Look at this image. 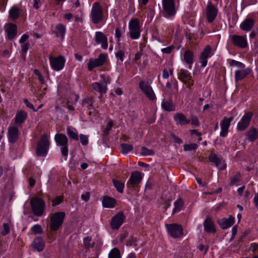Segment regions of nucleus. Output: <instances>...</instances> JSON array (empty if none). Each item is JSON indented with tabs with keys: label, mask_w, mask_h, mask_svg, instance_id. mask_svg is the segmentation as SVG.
Masks as SVG:
<instances>
[{
	"label": "nucleus",
	"mask_w": 258,
	"mask_h": 258,
	"mask_svg": "<svg viewBox=\"0 0 258 258\" xmlns=\"http://www.w3.org/2000/svg\"><path fill=\"white\" fill-rule=\"evenodd\" d=\"M92 22L95 24H99L103 20V9L99 2H95L91 11Z\"/></svg>",
	"instance_id": "1"
},
{
	"label": "nucleus",
	"mask_w": 258,
	"mask_h": 258,
	"mask_svg": "<svg viewBox=\"0 0 258 258\" xmlns=\"http://www.w3.org/2000/svg\"><path fill=\"white\" fill-rule=\"evenodd\" d=\"M54 140L57 146L61 147L60 152L62 156L67 159L69 153L68 139L63 134H56L54 137Z\"/></svg>",
	"instance_id": "2"
},
{
	"label": "nucleus",
	"mask_w": 258,
	"mask_h": 258,
	"mask_svg": "<svg viewBox=\"0 0 258 258\" xmlns=\"http://www.w3.org/2000/svg\"><path fill=\"white\" fill-rule=\"evenodd\" d=\"M30 205L33 213L37 216L42 215L45 208L44 201L40 198H32L30 201Z\"/></svg>",
	"instance_id": "3"
},
{
	"label": "nucleus",
	"mask_w": 258,
	"mask_h": 258,
	"mask_svg": "<svg viewBox=\"0 0 258 258\" xmlns=\"http://www.w3.org/2000/svg\"><path fill=\"white\" fill-rule=\"evenodd\" d=\"M49 146L50 143L47 135H43L37 145L36 155L38 156L45 157L47 153Z\"/></svg>",
	"instance_id": "4"
},
{
	"label": "nucleus",
	"mask_w": 258,
	"mask_h": 258,
	"mask_svg": "<svg viewBox=\"0 0 258 258\" xmlns=\"http://www.w3.org/2000/svg\"><path fill=\"white\" fill-rule=\"evenodd\" d=\"M65 213L58 212L53 214L50 217V229L51 231L57 230L62 225Z\"/></svg>",
	"instance_id": "5"
},
{
	"label": "nucleus",
	"mask_w": 258,
	"mask_h": 258,
	"mask_svg": "<svg viewBox=\"0 0 258 258\" xmlns=\"http://www.w3.org/2000/svg\"><path fill=\"white\" fill-rule=\"evenodd\" d=\"M162 6L164 17L169 18L175 15V4L174 0H162Z\"/></svg>",
	"instance_id": "6"
},
{
	"label": "nucleus",
	"mask_w": 258,
	"mask_h": 258,
	"mask_svg": "<svg viewBox=\"0 0 258 258\" xmlns=\"http://www.w3.org/2000/svg\"><path fill=\"white\" fill-rule=\"evenodd\" d=\"M165 226L168 234L172 237L177 238L183 235V228L181 225L176 223L166 224Z\"/></svg>",
	"instance_id": "7"
},
{
	"label": "nucleus",
	"mask_w": 258,
	"mask_h": 258,
	"mask_svg": "<svg viewBox=\"0 0 258 258\" xmlns=\"http://www.w3.org/2000/svg\"><path fill=\"white\" fill-rule=\"evenodd\" d=\"M130 35L132 39H137L141 35L139 21L137 19H132L129 23Z\"/></svg>",
	"instance_id": "8"
},
{
	"label": "nucleus",
	"mask_w": 258,
	"mask_h": 258,
	"mask_svg": "<svg viewBox=\"0 0 258 258\" xmlns=\"http://www.w3.org/2000/svg\"><path fill=\"white\" fill-rule=\"evenodd\" d=\"M107 55L105 53H101L97 58H90L88 63V69L91 71L93 69L102 66L104 64L107 59Z\"/></svg>",
	"instance_id": "9"
},
{
	"label": "nucleus",
	"mask_w": 258,
	"mask_h": 258,
	"mask_svg": "<svg viewBox=\"0 0 258 258\" xmlns=\"http://www.w3.org/2000/svg\"><path fill=\"white\" fill-rule=\"evenodd\" d=\"M142 179L141 173L139 171L133 172L131 173L130 179L126 183V187L129 189L137 187L141 182Z\"/></svg>",
	"instance_id": "10"
},
{
	"label": "nucleus",
	"mask_w": 258,
	"mask_h": 258,
	"mask_svg": "<svg viewBox=\"0 0 258 258\" xmlns=\"http://www.w3.org/2000/svg\"><path fill=\"white\" fill-rule=\"evenodd\" d=\"M49 60L51 67L56 71H59L62 69L66 62V59L62 56L58 57L50 56Z\"/></svg>",
	"instance_id": "11"
},
{
	"label": "nucleus",
	"mask_w": 258,
	"mask_h": 258,
	"mask_svg": "<svg viewBox=\"0 0 258 258\" xmlns=\"http://www.w3.org/2000/svg\"><path fill=\"white\" fill-rule=\"evenodd\" d=\"M139 87L149 100L153 101L155 99V94L148 82L141 81L139 83Z\"/></svg>",
	"instance_id": "12"
},
{
	"label": "nucleus",
	"mask_w": 258,
	"mask_h": 258,
	"mask_svg": "<svg viewBox=\"0 0 258 258\" xmlns=\"http://www.w3.org/2000/svg\"><path fill=\"white\" fill-rule=\"evenodd\" d=\"M253 116V113L251 111L246 112L241 118V120L238 123L237 129L239 131H244L249 126L250 120Z\"/></svg>",
	"instance_id": "13"
},
{
	"label": "nucleus",
	"mask_w": 258,
	"mask_h": 258,
	"mask_svg": "<svg viewBox=\"0 0 258 258\" xmlns=\"http://www.w3.org/2000/svg\"><path fill=\"white\" fill-rule=\"evenodd\" d=\"M125 217L123 212H119L112 217L110 226L112 229H118L124 221Z\"/></svg>",
	"instance_id": "14"
},
{
	"label": "nucleus",
	"mask_w": 258,
	"mask_h": 258,
	"mask_svg": "<svg viewBox=\"0 0 258 258\" xmlns=\"http://www.w3.org/2000/svg\"><path fill=\"white\" fill-rule=\"evenodd\" d=\"M232 44L241 48H245L247 46L246 35H233L231 36Z\"/></svg>",
	"instance_id": "15"
},
{
	"label": "nucleus",
	"mask_w": 258,
	"mask_h": 258,
	"mask_svg": "<svg viewBox=\"0 0 258 258\" xmlns=\"http://www.w3.org/2000/svg\"><path fill=\"white\" fill-rule=\"evenodd\" d=\"M206 11L207 20L209 23H211L215 19L217 15L218 10L211 2H209L207 6Z\"/></svg>",
	"instance_id": "16"
},
{
	"label": "nucleus",
	"mask_w": 258,
	"mask_h": 258,
	"mask_svg": "<svg viewBox=\"0 0 258 258\" xmlns=\"http://www.w3.org/2000/svg\"><path fill=\"white\" fill-rule=\"evenodd\" d=\"M233 118L232 116L229 118L224 117L221 123V131L220 134L221 137H225L227 135L230 122L233 120Z\"/></svg>",
	"instance_id": "17"
},
{
	"label": "nucleus",
	"mask_w": 258,
	"mask_h": 258,
	"mask_svg": "<svg viewBox=\"0 0 258 258\" xmlns=\"http://www.w3.org/2000/svg\"><path fill=\"white\" fill-rule=\"evenodd\" d=\"M209 160L210 162L213 163L219 169L224 170L226 168L224 161L222 159L219 158L216 154L211 153L209 155Z\"/></svg>",
	"instance_id": "18"
},
{
	"label": "nucleus",
	"mask_w": 258,
	"mask_h": 258,
	"mask_svg": "<svg viewBox=\"0 0 258 258\" xmlns=\"http://www.w3.org/2000/svg\"><path fill=\"white\" fill-rule=\"evenodd\" d=\"M95 41L97 44H101V47L104 49L108 47L107 38L102 32H96L95 36Z\"/></svg>",
	"instance_id": "19"
},
{
	"label": "nucleus",
	"mask_w": 258,
	"mask_h": 258,
	"mask_svg": "<svg viewBox=\"0 0 258 258\" xmlns=\"http://www.w3.org/2000/svg\"><path fill=\"white\" fill-rule=\"evenodd\" d=\"M19 130L16 126H10L8 129V140L11 143H16L19 137Z\"/></svg>",
	"instance_id": "20"
},
{
	"label": "nucleus",
	"mask_w": 258,
	"mask_h": 258,
	"mask_svg": "<svg viewBox=\"0 0 258 258\" xmlns=\"http://www.w3.org/2000/svg\"><path fill=\"white\" fill-rule=\"evenodd\" d=\"M251 72V70L247 68L244 69L238 70L235 71V81L236 83L245 78L247 75L250 74Z\"/></svg>",
	"instance_id": "21"
},
{
	"label": "nucleus",
	"mask_w": 258,
	"mask_h": 258,
	"mask_svg": "<svg viewBox=\"0 0 258 258\" xmlns=\"http://www.w3.org/2000/svg\"><path fill=\"white\" fill-rule=\"evenodd\" d=\"M234 221V217L230 215L228 218H224L218 220V224L221 228L225 229L232 226Z\"/></svg>",
	"instance_id": "22"
},
{
	"label": "nucleus",
	"mask_w": 258,
	"mask_h": 258,
	"mask_svg": "<svg viewBox=\"0 0 258 258\" xmlns=\"http://www.w3.org/2000/svg\"><path fill=\"white\" fill-rule=\"evenodd\" d=\"M32 246L34 249L36 250L38 252L42 251L45 246V242L44 239L42 237H37L34 239L32 243Z\"/></svg>",
	"instance_id": "23"
},
{
	"label": "nucleus",
	"mask_w": 258,
	"mask_h": 258,
	"mask_svg": "<svg viewBox=\"0 0 258 258\" xmlns=\"http://www.w3.org/2000/svg\"><path fill=\"white\" fill-rule=\"evenodd\" d=\"M255 21L250 18L245 19L240 25V28L245 31H249L253 28Z\"/></svg>",
	"instance_id": "24"
},
{
	"label": "nucleus",
	"mask_w": 258,
	"mask_h": 258,
	"mask_svg": "<svg viewBox=\"0 0 258 258\" xmlns=\"http://www.w3.org/2000/svg\"><path fill=\"white\" fill-rule=\"evenodd\" d=\"M211 48L210 45H207L203 51L202 52L200 59L201 66L202 67H205L207 64V58L210 56V53L211 52Z\"/></svg>",
	"instance_id": "25"
},
{
	"label": "nucleus",
	"mask_w": 258,
	"mask_h": 258,
	"mask_svg": "<svg viewBox=\"0 0 258 258\" xmlns=\"http://www.w3.org/2000/svg\"><path fill=\"white\" fill-rule=\"evenodd\" d=\"M205 230L208 233H215L216 229L212 218L207 217L204 223Z\"/></svg>",
	"instance_id": "26"
},
{
	"label": "nucleus",
	"mask_w": 258,
	"mask_h": 258,
	"mask_svg": "<svg viewBox=\"0 0 258 258\" xmlns=\"http://www.w3.org/2000/svg\"><path fill=\"white\" fill-rule=\"evenodd\" d=\"M174 120L177 125H184L190 122V120L186 118L184 114L182 113H177L173 117Z\"/></svg>",
	"instance_id": "27"
},
{
	"label": "nucleus",
	"mask_w": 258,
	"mask_h": 258,
	"mask_svg": "<svg viewBox=\"0 0 258 258\" xmlns=\"http://www.w3.org/2000/svg\"><path fill=\"white\" fill-rule=\"evenodd\" d=\"M183 59L184 62L189 66V68L191 69V64L195 61L194 52L189 49L185 50L183 55Z\"/></svg>",
	"instance_id": "28"
},
{
	"label": "nucleus",
	"mask_w": 258,
	"mask_h": 258,
	"mask_svg": "<svg viewBox=\"0 0 258 258\" xmlns=\"http://www.w3.org/2000/svg\"><path fill=\"white\" fill-rule=\"evenodd\" d=\"M8 39H13L17 34V26L14 24H9L6 29Z\"/></svg>",
	"instance_id": "29"
},
{
	"label": "nucleus",
	"mask_w": 258,
	"mask_h": 258,
	"mask_svg": "<svg viewBox=\"0 0 258 258\" xmlns=\"http://www.w3.org/2000/svg\"><path fill=\"white\" fill-rule=\"evenodd\" d=\"M27 118V113L22 110L17 112L15 119V122L17 124H21L23 123Z\"/></svg>",
	"instance_id": "30"
},
{
	"label": "nucleus",
	"mask_w": 258,
	"mask_h": 258,
	"mask_svg": "<svg viewBox=\"0 0 258 258\" xmlns=\"http://www.w3.org/2000/svg\"><path fill=\"white\" fill-rule=\"evenodd\" d=\"M162 108L167 111H173L175 110V106L171 100L163 99L162 104Z\"/></svg>",
	"instance_id": "31"
},
{
	"label": "nucleus",
	"mask_w": 258,
	"mask_h": 258,
	"mask_svg": "<svg viewBox=\"0 0 258 258\" xmlns=\"http://www.w3.org/2000/svg\"><path fill=\"white\" fill-rule=\"evenodd\" d=\"M116 204V200L108 196L104 197L102 200V205L104 207L113 208Z\"/></svg>",
	"instance_id": "32"
},
{
	"label": "nucleus",
	"mask_w": 258,
	"mask_h": 258,
	"mask_svg": "<svg viewBox=\"0 0 258 258\" xmlns=\"http://www.w3.org/2000/svg\"><path fill=\"white\" fill-rule=\"evenodd\" d=\"M247 139L250 142H254L258 138V132L254 128H250L246 135Z\"/></svg>",
	"instance_id": "33"
},
{
	"label": "nucleus",
	"mask_w": 258,
	"mask_h": 258,
	"mask_svg": "<svg viewBox=\"0 0 258 258\" xmlns=\"http://www.w3.org/2000/svg\"><path fill=\"white\" fill-rule=\"evenodd\" d=\"M55 30V31L54 32L55 35L56 36H60L62 39H63L66 31L65 26L63 24L59 23L56 26Z\"/></svg>",
	"instance_id": "34"
},
{
	"label": "nucleus",
	"mask_w": 258,
	"mask_h": 258,
	"mask_svg": "<svg viewBox=\"0 0 258 258\" xmlns=\"http://www.w3.org/2000/svg\"><path fill=\"white\" fill-rule=\"evenodd\" d=\"M192 78V77L187 70L181 69L178 73V79L182 82L186 80Z\"/></svg>",
	"instance_id": "35"
},
{
	"label": "nucleus",
	"mask_w": 258,
	"mask_h": 258,
	"mask_svg": "<svg viewBox=\"0 0 258 258\" xmlns=\"http://www.w3.org/2000/svg\"><path fill=\"white\" fill-rule=\"evenodd\" d=\"M106 84L105 82V85H102L99 83L96 82L92 84L93 89L96 91L99 92L101 94L105 93L106 92Z\"/></svg>",
	"instance_id": "36"
},
{
	"label": "nucleus",
	"mask_w": 258,
	"mask_h": 258,
	"mask_svg": "<svg viewBox=\"0 0 258 258\" xmlns=\"http://www.w3.org/2000/svg\"><path fill=\"white\" fill-rule=\"evenodd\" d=\"M112 182L113 185L116 188L117 191L119 193H122L123 192V188L124 187V183L115 179H112Z\"/></svg>",
	"instance_id": "37"
},
{
	"label": "nucleus",
	"mask_w": 258,
	"mask_h": 258,
	"mask_svg": "<svg viewBox=\"0 0 258 258\" xmlns=\"http://www.w3.org/2000/svg\"><path fill=\"white\" fill-rule=\"evenodd\" d=\"M183 206V201L181 198H179L174 203V208L173 210V213L179 212Z\"/></svg>",
	"instance_id": "38"
},
{
	"label": "nucleus",
	"mask_w": 258,
	"mask_h": 258,
	"mask_svg": "<svg viewBox=\"0 0 258 258\" xmlns=\"http://www.w3.org/2000/svg\"><path fill=\"white\" fill-rule=\"evenodd\" d=\"M121 148V153L123 154H126L128 152L131 151L133 150L134 148L133 145L126 143H122L120 144Z\"/></svg>",
	"instance_id": "39"
},
{
	"label": "nucleus",
	"mask_w": 258,
	"mask_h": 258,
	"mask_svg": "<svg viewBox=\"0 0 258 258\" xmlns=\"http://www.w3.org/2000/svg\"><path fill=\"white\" fill-rule=\"evenodd\" d=\"M19 10L17 7H13L9 12V15L11 18L13 20L18 18L19 16Z\"/></svg>",
	"instance_id": "40"
},
{
	"label": "nucleus",
	"mask_w": 258,
	"mask_h": 258,
	"mask_svg": "<svg viewBox=\"0 0 258 258\" xmlns=\"http://www.w3.org/2000/svg\"><path fill=\"white\" fill-rule=\"evenodd\" d=\"M241 180V176L239 173H236L230 180L229 185L233 186L234 184H237Z\"/></svg>",
	"instance_id": "41"
},
{
	"label": "nucleus",
	"mask_w": 258,
	"mask_h": 258,
	"mask_svg": "<svg viewBox=\"0 0 258 258\" xmlns=\"http://www.w3.org/2000/svg\"><path fill=\"white\" fill-rule=\"evenodd\" d=\"M108 258H121L119 249L117 248H113L108 254Z\"/></svg>",
	"instance_id": "42"
},
{
	"label": "nucleus",
	"mask_w": 258,
	"mask_h": 258,
	"mask_svg": "<svg viewBox=\"0 0 258 258\" xmlns=\"http://www.w3.org/2000/svg\"><path fill=\"white\" fill-rule=\"evenodd\" d=\"M67 133L68 136L75 140H78L79 137L76 133L72 131L70 127L67 128Z\"/></svg>",
	"instance_id": "43"
},
{
	"label": "nucleus",
	"mask_w": 258,
	"mask_h": 258,
	"mask_svg": "<svg viewBox=\"0 0 258 258\" xmlns=\"http://www.w3.org/2000/svg\"><path fill=\"white\" fill-rule=\"evenodd\" d=\"M141 154L143 156L153 155L155 152L153 150H150L145 147H142L141 148Z\"/></svg>",
	"instance_id": "44"
},
{
	"label": "nucleus",
	"mask_w": 258,
	"mask_h": 258,
	"mask_svg": "<svg viewBox=\"0 0 258 258\" xmlns=\"http://www.w3.org/2000/svg\"><path fill=\"white\" fill-rule=\"evenodd\" d=\"M31 231L35 234H42L43 233V229L41 225L39 224H36L34 225L31 229Z\"/></svg>",
	"instance_id": "45"
},
{
	"label": "nucleus",
	"mask_w": 258,
	"mask_h": 258,
	"mask_svg": "<svg viewBox=\"0 0 258 258\" xmlns=\"http://www.w3.org/2000/svg\"><path fill=\"white\" fill-rule=\"evenodd\" d=\"M198 148V145L196 144L192 143L190 144H185L183 146L184 150L185 151H190L196 150Z\"/></svg>",
	"instance_id": "46"
},
{
	"label": "nucleus",
	"mask_w": 258,
	"mask_h": 258,
	"mask_svg": "<svg viewBox=\"0 0 258 258\" xmlns=\"http://www.w3.org/2000/svg\"><path fill=\"white\" fill-rule=\"evenodd\" d=\"M91 241V237L89 236H87L84 238V245L86 248L88 249L90 247H92L94 246V244H91L90 243Z\"/></svg>",
	"instance_id": "47"
},
{
	"label": "nucleus",
	"mask_w": 258,
	"mask_h": 258,
	"mask_svg": "<svg viewBox=\"0 0 258 258\" xmlns=\"http://www.w3.org/2000/svg\"><path fill=\"white\" fill-rule=\"evenodd\" d=\"M63 201V197L62 196H57L52 200V206L53 207L56 206L61 203Z\"/></svg>",
	"instance_id": "48"
},
{
	"label": "nucleus",
	"mask_w": 258,
	"mask_h": 258,
	"mask_svg": "<svg viewBox=\"0 0 258 258\" xmlns=\"http://www.w3.org/2000/svg\"><path fill=\"white\" fill-rule=\"evenodd\" d=\"M113 126V122L112 120H110L106 125L105 128L104 130L102 135L103 136H106L109 134V131L111 128Z\"/></svg>",
	"instance_id": "49"
},
{
	"label": "nucleus",
	"mask_w": 258,
	"mask_h": 258,
	"mask_svg": "<svg viewBox=\"0 0 258 258\" xmlns=\"http://www.w3.org/2000/svg\"><path fill=\"white\" fill-rule=\"evenodd\" d=\"M229 64L230 66H236L241 69H244L245 68V65L243 63L233 59L231 60Z\"/></svg>",
	"instance_id": "50"
},
{
	"label": "nucleus",
	"mask_w": 258,
	"mask_h": 258,
	"mask_svg": "<svg viewBox=\"0 0 258 258\" xmlns=\"http://www.w3.org/2000/svg\"><path fill=\"white\" fill-rule=\"evenodd\" d=\"M80 139L82 145L85 146L88 144V138L87 136L81 134L80 135Z\"/></svg>",
	"instance_id": "51"
},
{
	"label": "nucleus",
	"mask_w": 258,
	"mask_h": 258,
	"mask_svg": "<svg viewBox=\"0 0 258 258\" xmlns=\"http://www.w3.org/2000/svg\"><path fill=\"white\" fill-rule=\"evenodd\" d=\"M34 73L38 77V80L41 83V84H44L45 80L41 73L38 70H34Z\"/></svg>",
	"instance_id": "52"
},
{
	"label": "nucleus",
	"mask_w": 258,
	"mask_h": 258,
	"mask_svg": "<svg viewBox=\"0 0 258 258\" xmlns=\"http://www.w3.org/2000/svg\"><path fill=\"white\" fill-rule=\"evenodd\" d=\"M29 44L28 43H25L22 45V56L24 59H25V55L27 51L29 49Z\"/></svg>",
	"instance_id": "53"
},
{
	"label": "nucleus",
	"mask_w": 258,
	"mask_h": 258,
	"mask_svg": "<svg viewBox=\"0 0 258 258\" xmlns=\"http://www.w3.org/2000/svg\"><path fill=\"white\" fill-rule=\"evenodd\" d=\"M10 232V228L9 225L6 223L3 224V229L2 230L1 233L3 236L6 235Z\"/></svg>",
	"instance_id": "54"
},
{
	"label": "nucleus",
	"mask_w": 258,
	"mask_h": 258,
	"mask_svg": "<svg viewBox=\"0 0 258 258\" xmlns=\"http://www.w3.org/2000/svg\"><path fill=\"white\" fill-rule=\"evenodd\" d=\"M174 48V47L173 45H170L168 47L162 49L161 51L163 53L170 54L173 50Z\"/></svg>",
	"instance_id": "55"
},
{
	"label": "nucleus",
	"mask_w": 258,
	"mask_h": 258,
	"mask_svg": "<svg viewBox=\"0 0 258 258\" xmlns=\"http://www.w3.org/2000/svg\"><path fill=\"white\" fill-rule=\"evenodd\" d=\"M124 55V52L123 50H119L115 53V56L116 58L119 59L121 61L123 60V56Z\"/></svg>",
	"instance_id": "56"
},
{
	"label": "nucleus",
	"mask_w": 258,
	"mask_h": 258,
	"mask_svg": "<svg viewBox=\"0 0 258 258\" xmlns=\"http://www.w3.org/2000/svg\"><path fill=\"white\" fill-rule=\"evenodd\" d=\"M183 83L186 85L187 87L190 89L191 87L194 84V81L192 79V78H191L183 81Z\"/></svg>",
	"instance_id": "57"
},
{
	"label": "nucleus",
	"mask_w": 258,
	"mask_h": 258,
	"mask_svg": "<svg viewBox=\"0 0 258 258\" xmlns=\"http://www.w3.org/2000/svg\"><path fill=\"white\" fill-rule=\"evenodd\" d=\"M23 101L24 104L28 108L32 109L34 111H36V110L35 109L33 105L30 102H29L27 99H24Z\"/></svg>",
	"instance_id": "58"
},
{
	"label": "nucleus",
	"mask_w": 258,
	"mask_h": 258,
	"mask_svg": "<svg viewBox=\"0 0 258 258\" xmlns=\"http://www.w3.org/2000/svg\"><path fill=\"white\" fill-rule=\"evenodd\" d=\"M137 241V240L135 238L132 237L131 238L129 239L127 242H126V245L127 246H131L132 245H135V243Z\"/></svg>",
	"instance_id": "59"
},
{
	"label": "nucleus",
	"mask_w": 258,
	"mask_h": 258,
	"mask_svg": "<svg viewBox=\"0 0 258 258\" xmlns=\"http://www.w3.org/2000/svg\"><path fill=\"white\" fill-rule=\"evenodd\" d=\"M115 37L118 38L117 41V44L118 45H120V42H119L120 38L121 37V32L118 28H116L115 29Z\"/></svg>",
	"instance_id": "60"
},
{
	"label": "nucleus",
	"mask_w": 258,
	"mask_h": 258,
	"mask_svg": "<svg viewBox=\"0 0 258 258\" xmlns=\"http://www.w3.org/2000/svg\"><path fill=\"white\" fill-rule=\"evenodd\" d=\"M90 193L89 192H86L81 195V199L84 201L87 202L90 199Z\"/></svg>",
	"instance_id": "61"
},
{
	"label": "nucleus",
	"mask_w": 258,
	"mask_h": 258,
	"mask_svg": "<svg viewBox=\"0 0 258 258\" xmlns=\"http://www.w3.org/2000/svg\"><path fill=\"white\" fill-rule=\"evenodd\" d=\"M33 7L36 9H39L41 5L40 0H33Z\"/></svg>",
	"instance_id": "62"
},
{
	"label": "nucleus",
	"mask_w": 258,
	"mask_h": 258,
	"mask_svg": "<svg viewBox=\"0 0 258 258\" xmlns=\"http://www.w3.org/2000/svg\"><path fill=\"white\" fill-rule=\"evenodd\" d=\"M29 38V36L27 34H23L20 39L19 40V42L20 43H22L25 42Z\"/></svg>",
	"instance_id": "63"
},
{
	"label": "nucleus",
	"mask_w": 258,
	"mask_h": 258,
	"mask_svg": "<svg viewBox=\"0 0 258 258\" xmlns=\"http://www.w3.org/2000/svg\"><path fill=\"white\" fill-rule=\"evenodd\" d=\"M258 248V244L252 243L250 246V249L252 252H254Z\"/></svg>",
	"instance_id": "64"
}]
</instances>
